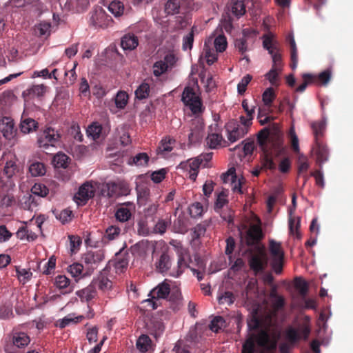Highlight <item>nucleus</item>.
<instances>
[{
    "instance_id": "1",
    "label": "nucleus",
    "mask_w": 353,
    "mask_h": 353,
    "mask_svg": "<svg viewBox=\"0 0 353 353\" xmlns=\"http://www.w3.org/2000/svg\"><path fill=\"white\" fill-rule=\"evenodd\" d=\"M22 174L23 169L17 160L0 159V191L4 194L13 189Z\"/></svg>"
},
{
    "instance_id": "2",
    "label": "nucleus",
    "mask_w": 353,
    "mask_h": 353,
    "mask_svg": "<svg viewBox=\"0 0 353 353\" xmlns=\"http://www.w3.org/2000/svg\"><path fill=\"white\" fill-rule=\"evenodd\" d=\"M248 265L254 275L265 271L268 263V256L264 247L256 246L254 249H248Z\"/></svg>"
},
{
    "instance_id": "3",
    "label": "nucleus",
    "mask_w": 353,
    "mask_h": 353,
    "mask_svg": "<svg viewBox=\"0 0 353 353\" xmlns=\"http://www.w3.org/2000/svg\"><path fill=\"white\" fill-rule=\"evenodd\" d=\"M104 258L105 251L102 249L88 250L84 253L81 257V260L84 263L86 273H92L97 268L101 262L103 261Z\"/></svg>"
},
{
    "instance_id": "4",
    "label": "nucleus",
    "mask_w": 353,
    "mask_h": 353,
    "mask_svg": "<svg viewBox=\"0 0 353 353\" xmlns=\"http://www.w3.org/2000/svg\"><path fill=\"white\" fill-rule=\"evenodd\" d=\"M204 121L201 117L192 119L188 127V139L189 144L199 143L204 136Z\"/></svg>"
},
{
    "instance_id": "5",
    "label": "nucleus",
    "mask_w": 353,
    "mask_h": 353,
    "mask_svg": "<svg viewBox=\"0 0 353 353\" xmlns=\"http://www.w3.org/2000/svg\"><path fill=\"white\" fill-rule=\"evenodd\" d=\"M181 100L194 114L202 112V102L200 97L191 87L187 86L182 93Z\"/></svg>"
},
{
    "instance_id": "6",
    "label": "nucleus",
    "mask_w": 353,
    "mask_h": 353,
    "mask_svg": "<svg viewBox=\"0 0 353 353\" xmlns=\"http://www.w3.org/2000/svg\"><path fill=\"white\" fill-rule=\"evenodd\" d=\"M170 292V286L165 281L159 283L157 286L153 288L149 293L148 296L150 299L145 300L151 304L152 308L155 310L158 307V304L155 300L165 299L168 297Z\"/></svg>"
},
{
    "instance_id": "7",
    "label": "nucleus",
    "mask_w": 353,
    "mask_h": 353,
    "mask_svg": "<svg viewBox=\"0 0 353 353\" xmlns=\"http://www.w3.org/2000/svg\"><path fill=\"white\" fill-rule=\"evenodd\" d=\"M61 134L53 128H46L39 135L37 143L39 148L47 149L49 146H54L60 140Z\"/></svg>"
},
{
    "instance_id": "8",
    "label": "nucleus",
    "mask_w": 353,
    "mask_h": 353,
    "mask_svg": "<svg viewBox=\"0 0 353 353\" xmlns=\"http://www.w3.org/2000/svg\"><path fill=\"white\" fill-rule=\"evenodd\" d=\"M113 20L101 7L97 8L92 13L89 23L95 28H106L111 25Z\"/></svg>"
},
{
    "instance_id": "9",
    "label": "nucleus",
    "mask_w": 353,
    "mask_h": 353,
    "mask_svg": "<svg viewBox=\"0 0 353 353\" xmlns=\"http://www.w3.org/2000/svg\"><path fill=\"white\" fill-rule=\"evenodd\" d=\"M249 337L253 339L255 345L259 347L270 349L274 348L276 346L275 341L272 340L269 328H262L257 331L256 333L252 332L249 334Z\"/></svg>"
},
{
    "instance_id": "10",
    "label": "nucleus",
    "mask_w": 353,
    "mask_h": 353,
    "mask_svg": "<svg viewBox=\"0 0 353 353\" xmlns=\"http://www.w3.org/2000/svg\"><path fill=\"white\" fill-rule=\"evenodd\" d=\"M263 46L269 54H271L273 65L276 67L279 70H281L282 68V55L279 52V48L276 43H274L272 38L268 35L263 37Z\"/></svg>"
},
{
    "instance_id": "11",
    "label": "nucleus",
    "mask_w": 353,
    "mask_h": 353,
    "mask_svg": "<svg viewBox=\"0 0 353 353\" xmlns=\"http://www.w3.org/2000/svg\"><path fill=\"white\" fill-rule=\"evenodd\" d=\"M228 139L231 143H234L248 133V130L242 127L234 121L228 122L225 125Z\"/></svg>"
},
{
    "instance_id": "12",
    "label": "nucleus",
    "mask_w": 353,
    "mask_h": 353,
    "mask_svg": "<svg viewBox=\"0 0 353 353\" xmlns=\"http://www.w3.org/2000/svg\"><path fill=\"white\" fill-rule=\"evenodd\" d=\"M257 224H251L246 232L245 241L248 246L256 245L263 238V234L261 227V221Z\"/></svg>"
},
{
    "instance_id": "13",
    "label": "nucleus",
    "mask_w": 353,
    "mask_h": 353,
    "mask_svg": "<svg viewBox=\"0 0 353 353\" xmlns=\"http://www.w3.org/2000/svg\"><path fill=\"white\" fill-rule=\"evenodd\" d=\"M271 141L272 143L268 146V154L270 156L279 158L287 154V148L283 145V139L281 134H276Z\"/></svg>"
},
{
    "instance_id": "14",
    "label": "nucleus",
    "mask_w": 353,
    "mask_h": 353,
    "mask_svg": "<svg viewBox=\"0 0 353 353\" xmlns=\"http://www.w3.org/2000/svg\"><path fill=\"white\" fill-rule=\"evenodd\" d=\"M10 3L16 8H23L30 6L32 11L38 16L46 10L45 5L39 0H10Z\"/></svg>"
},
{
    "instance_id": "15",
    "label": "nucleus",
    "mask_w": 353,
    "mask_h": 353,
    "mask_svg": "<svg viewBox=\"0 0 353 353\" xmlns=\"http://www.w3.org/2000/svg\"><path fill=\"white\" fill-rule=\"evenodd\" d=\"M134 205L130 202H126L117 206L115 211L116 219L121 223L128 221L132 215V211L134 210Z\"/></svg>"
},
{
    "instance_id": "16",
    "label": "nucleus",
    "mask_w": 353,
    "mask_h": 353,
    "mask_svg": "<svg viewBox=\"0 0 353 353\" xmlns=\"http://www.w3.org/2000/svg\"><path fill=\"white\" fill-rule=\"evenodd\" d=\"M94 195V190L93 186L88 183H85L80 186L78 192L74 195V199L78 203L80 202L82 204H85Z\"/></svg>"
},
{
    "instance_id": "17",
    "label": "nucleus",
    "mask_w": 353,
    "mask_h": 353,
    "mask_svg": "<svg viewBox=\"0 0 353 353\" xmlns=\"http://www.w3.org/2000/svg\"><path fill=\"white\" fill-rule=\"evenodd\" d=\"M156 270L161 274H165L172 265L171 257L168 252H163L157 259L155 263Z\"/></svg>"
},
{
    "instance_id": "18",
    "label": "nucleus",
    "mask_w": 353,
    "mask_h": 353,
    "mask_svg": "<svg viewBox=\"0 0 353 353\" xmlns=\"http://www.w3.org/2000/svg\"><path fill=\"white\" fill-rule=\"evenodd\" d=\"M276 134H280L279 132L270 133L268 128H263L259 132L257 141L263 151L267 152V150H268V146L272 143L271 139H273Z\"/></svg>"
},
{
    "instance_id": "19",
    "label": "nucleus",
    "mask_w": 353,
    "mask_h": 353,
    "mask_svg": "<svg viewBox=\"0 0 353 353\" xmlns=\"http://www.w3.org/2000/svg\"><path fill=\"white\" fill-rule=\"evenodd\" d=\"M46 88L43 84L33 85L22 92V97L24 101H28L35 97H42L46 92Z\"/></svg>"
},
{
    "instance_id": "20",
    "label": "nucleus",
    "mask_w": 353,
    "mask_h": 353,
    "mask_svg": "<svg viewBox=\"0 0 353 353\" xmlns=\"http://www.w3.org/2000/svg\"><path fill=\"white\" fill-rule=\"evenodd\" d=\"M54 285L59 288L63 294H69L73 291V286L70 280L65 275H58L54 279Z\"/></svg>"
},
{
    "instance_id": "21",
    "label": "nucleus",
    "mask_w": 353,
    "mask_h": 353,
    "mask_svg": "<svg viewBox=\"0 0 353 353\" xmlns=\"http://www.w3.org/2000/svg\"><path fill=\"white\" fill-rule=\"evenodd\" d=\"M0 131L6 139L10 140L12 139L16 132L13 121L8 118L3 119L1 123H0Z\"/></svg>"
},
{
    "instance_id": "22",
    "label": "nucleus",
    "mask_w": 353,
    "mask_h": 353,
    "mask_svg": "<svg viewBox=\"0 0 353 353\" xmlns=\"http://www.w3.org/2000/svg\"><path fill=\"white\" fill-rule=\"evenodd\" d=\"M136 347L140 353H152L153 351L152 341L146 334H142L138 338Z\"/></svg>"
},
{
    "instance_id": "23",
    "label": "nucleus",
    "mask_w": 353,
    "mask_h": 353,
    "mask_svg": "<svg viewBox=\"0 0 353 353\" xmlns=\"http://www.w3.org/2000/svg\"><path fill=\"white\" fill-rule=\"evenodd\" d=\"M313 150L316 157V161L319 164L326 162L328 159L329 152L327 148L321 141L315 142Z\"/></svg>"
},
{
    "instance_id": "24",
    "label": "nucleus",
    "mask_w": 353,
    "mask_h": 353,
    "mask_svg": "<svg viewBox=\"0 0 353 353\" xmlns=\"http://www.w3.org/2000/svg\"><path fill=\"white\" fill-rule=\"evenodd\" d=\"M13 345L18 348H24L30 342V336L25 332L14 330L12 334Z\"/></svg>"
},
{
    "instance_id": "25",
    "label": "nucleus",
    "mask_w": 353,
    "mask_h": 353,
    "mask_svg": "<svg viewBox=\"0 0 353 353\" xmlns=\"http://www.w3.org/2000/svg\"><path fill=\"white\" fill-rule=\"evenodd\" d=\"M152 79H145L135 90V97L139 100L145 99L149 97L150 93V84Z\"/></svg>"
},
{
    "instance_id": "26",
    "label": "nucleus",
    "mask_w": 353,
    "mask_h": 353,
    "mask_svg": "<svg viewBox=\"0 0 353 353\" xmlns=\"http://www.w3.org/2000/svg\"><path fill=\"white\" fill-rule=\"evenodd\" d=\"M169 301L172 303L171 307L173 310H179L182 306V295L178 287L170 288Z\"/></svg>"
},
{
    "instance_id": "27",
    "label": "nucleus",
    "mask_w": 353,
    "mask_h": 353,
    "mask_svg": "<svg viewBox=\"0 0 353 353\" xmlns=\"http://www.w3.org/2000/svg\"><path fill=\"white\" fill-rule=\"evenodd\" d=\"M178 274H180L185 268L190 267L189 265L192 260L189 252L185 249L178 251Z\"/></svg>"
},
{
    "instance_id": "28",
    "label": "nucleus",
    "mask_w": 353,
    "mask_h": 353,
    "mask_svg": "<svg viewBox=\"0 0 353 353\" xmlns=\"http://www.w3.org/2000/svg\"><path fill=\"white\" fill-rule=\"evenodd\" d=\"M121 45L124 50H132L139 45L138 37L133 34H126L121 38Z\"/></svg>"
},
{
    "instance_id": "29",
    "label": "nucleus",
    "mask_w": 353,
    "mask_h": 353,
    "mask_svg": "<svg viewBox=\"0 0 353 353\" xmlns=\"http://www.w3.org/2000/svg\"><path fill=\"white\" fill-rule=\"evenodd\" d=\"M286 39L289 43L290 48V67L292 70H294L296 68L298 63V51L296 42L292 34H288Z\"/></svg>"
},
{
    "instance_id": "30",
    "label": "nucleus",
    "mask_w": 353,
    "mask_h": 353,
    "mask_svg": "<svg viewBox=\"0 0 353 353\" xmlns=\"http://www.w3.org/2000/svg\"><path fill=\"white\" fill-rule=\"evenodd\" d=\"M76 294L81 299V301L89 302L97 296V290L95 286L91 284L77 291Z\"/></svg>"
},
{
    "instance_id": "31",
    "label": "nucleus",
    "mask_w": 353,
    "mask_h": 353,
    "mask_svg": "<svg viewBox=\"0 0 353 353\" xmlns=\"http://www.w3.org/2000/svg\"><path fill=\"white\" fill-rule=\"evenodd\" d=\"M230 12L237 18L245 14V5L243 0H231L230 3Z\"/></svg>"
},
{
    "instance_id": "32",
    "label": "nucleus",
    "mask_w": 353,
    "mask_h": 353,
    "mask_svg": "<svg viewBox=\"0 0 353 353\" xmlns=\"http://www.w3.org/2000/svg\"><path fill=\"white\" fill-rule=\"evenodd\" d=\"M88 309H89L88 312H87V314H85V316H82V315L78 316L75 318H72L70 316H65V318H63L62 319L61 322L60 323V327L63 328V327L68 326L72 322L79 323L81 321H82V319H83L84 318H86L88 319H92L94 316V312L93 310L91 309L89 305H88Z\"/></svg>"
},
{
    "instance_id": "33",
    "label": "nucleus",
    "mask_w": 353,
    "mask_h": 353,
    "mask_svg": "<svg viewBox=\"0 0 353 353\" xmlns=\"http://www.w3.org/2000/svg\"><path fill=\"white\" fill-rule=\"evenodd\" d=\"M97 286L99 290L106 292L110 290L112 286V282L106 276V270L104 269L98 277Z\"/></svg>"
},
{
    "instance_id": "34",
    "label": "nucleus",
    "mask_w": 353,
    "mask_h": 353,
    "mask_svg": "<svg viewBox=\"0 0 353 353\" xmlns=\"http://www.w3.org/2000/svg\"><path fill=\"white\" fill-rule=\"evenodd\" d=\"M285 339L291 345H295L301 339V335L297 329L289 326L285 331Z\"/></svg>"
},
{
    "instance_id": "35",
    "label": "nucleus",
    "mask_w": 353,
    "mask_h": 353,
    "mask_svg": "<svg viewBox=\"0 0 353 353\" xmlns=\"http://www.w3.org/2000/svg\"><path fill=\"white\" fill-rule=\"evenodd\" d=\"M180 9L181 0H168L164 6V11L168 15L179 14Z\"/></svg>"
},
{
    "instance_id": "36",
    "label": "nucleus",
    "mask_w": 353,
    "mask_h": 353,
    "mask_svg": "<svg viewBox=\"0 0 353 353\" xmlns=\"http://www.w3.org/2000/svg\"><path fill=\"white\" fill-rule=\"evenodd\" d=\"M311 128L314 136V141H320L319 139L323 135L325 130V122L324 121L313 122L311 124Z\"/></svg>"
},
{
    "instance_id": "37",
    "label": "nucleus",
    "mask_w": 353,
    "mask_h": 353,
    "mask_svg": "<svg viewBox=\"0 0 353 353\" xmlns=\"http://www.w3.org/2000/svg\"><path fill=\"white\" fill-rule=\"evenodd\" d=\"M102 194L108 198H112L119 195V187L114 182L107 183L102 189Z\"/></svg>"
},
{
    "instance_id": "38",
    "label": "nucleus",
    "mask_w": 353,
    "mask_h": 353,
    "mask_svg": "<svg viewBox=\"0 0 353 353\" xmlns=\"http://www.w3.org/2000/svg\"><path fill=\"white\" fill-rule=\"evenodd\" d=\"M172 229L174 232L180 234H185L188 231L187 222L183 216H179L178 218L174 220Z\"/></svg>"
},
{
    "instance_id": "39",
    "label": "nucleus",
    "mask_w": 353,
    "mask_h": 353,
    "mask_svg": "<svg viewBox=\"0 0 353 353\" xmlns=\"http://www.w3.org/2000/svg\"><path fill=\"white\" fill-rule=\"evenodd\" d=\"M149 159V156L145 152H141L130 158L128 161V163L137 166H145L148 164Z\"/></svg>"
},
{
    "instance_id": "40",
    "label": "nucleus",
    "mask_w": 353,
    "mask_h": 353,
    "mask_svg": "<svg viewBox=\"0 0 353 353\" xmlns=\"http://www.w3.org/2000/svg\"><path fill=\"white\" fill-rule=\"evenodd\" d=\"M38 123L30 118L25 119L20 124L21 131L24 134L30 133L35 130L37 128Z\"/></svg>"
},
{
    "instance_id": "41",
    "label": "nucleus",
    "mask_w": 353,
    "mask_h": 353,
    "mask_svg": "<svg viewBox=\"0 0 353 353\" xmlns=\"http://www.w3.org/2000/svg\"><path fill=\"white\" fill-rule=\"evenodd\" d=\"M202 165L198 157L195 159L188 160V166L190 168V179L195 181L198 175L199 168Z\"/></svg>"
},
{
    "instance_id": "42",
    "label": "nucleus",
    "mask_w": 353,
    "mask_h": 353,
    "mask_svg": "<svg viewBox=\"0 0 353 353\" xmlns=\"http://www.w3.org/2000/svg\"><path fill=\"white\" fill-rule=\"evenodd\" d=\"M102 132V125L97 123L94 122L90 125L87 129V134L88 137H92L93 140H97L100 137Z\"/></svg>"
},
{
    "instance_id": "43",
    "label": "nucleus",
    "mask_w": 353,
    "mask_h": 353,
    "mask_svg": "<svg viewBox=\"0 0 353 353\" xmlns=\"http://www.w3.org/2000/svg\"><path fill=\"white\" fill-rule=\"evenodd\" d=\"M29 172L32 176H43L46 174V167L43 163L34 162L29 167Z\"/></svg>"
},
{
    "instance_id": "44",
    "label": "nucleus",
    "mask_w": 353,
    "mask_h": 353,
    "mask_svg": "<svg viewBox=\"0 0 353 353\" xmlns=\"http://www.w3.org/2000/svg\"><path fill=\"white\" fill-rule=\"evenodd\" d=\"M108 10L115 17H119L123 14L124 6L120 1H112L108 6Z\"/></svg>"
},
{
    "instance_id": "45",
    "label": "nucleus",
    "mask_w": 353,
    "mask_h": 353,
    "mask_svg": "<svg viewBox=\"0 0 353 353\" xmlns=\"http://www.w3.org/2000/svg\"><path fill=\"white\" fill-rule=\"evenodd\" d=\"M51 23L41 22L34 27V34L39 37L48 36L50 34Z\"/></svg>"
},
{
    "instance_id": "46",
    "label": "nucleus",
    "mask_w": 353,
    "mask_h": 353,
    "mask_svg": "<svg viewBox=\"0 0 353 353\" xmlns=\"http://www.w3.org/2000/svg\"><path fill=\"white\" fill-rule=\"evenodd\" d=\"M288 137L290 140V145L292 150L294 151V153L300 154L299 139L296 134L294 128L293 126L291 127V128L290 129V131L288 132Z\"/></svg>"
},
{
    "instance_id": "47",
    "label": "nucleus",
    "mask_w": 353,
    "mask_h": 353,
    "mask_svg": "<svg viewBox=\"0 0 353 353\" xmlns=\"http://www.w3.org/2000/svg\"><path fill=\"white\" fill-rule=\"evenodd\" d=\"M16 275L21 283L25 284L27 281L30 280L32 273L30 269L16 268Z\"/></svg>"
},
{
    "instance_id": "48",
    "label": "nucleus",
    "mask_w": 353,
    "mask_h": 353,
    "mask_svg": "<svg viewBox=\"0 0 353 353\" xmlns=\"http://www.w3.org/2000/svg\"><path fill=\"white\" fill-rule=\"evenodd\" d=\"M223 139L222 135L218 133H212L208 134L206 138L207 145L211 149L216 148L220 144Z\"/></svg>"
},
{
    "instance_id": "49",
    "label": "nucleus",
    "mask_w": 353,
    "mask_h": 353,
    "mask_svg": "<svg viewBox=\"0 0 353 353\" xmlns=\"http://www.w3.org/2000/svg\"><path fill=\"white\" fill-rule=\"evenodd\" d=\"M275 98L276 94L272 88H267L262 94L263 102L268 108L271 107Z\"/></svg>"
},
{
    "instance_id": "50",
    "label": "nucleus",
    "mask_w": 353,
    "mask_h": 353,
    "mask_svg": "<svg viewBox=\"0 0 353 353\" xmlns=\"http://www.w3.org/2000/svg\"><path fill=\"white\" fill-rule=\"evenodd\" d=\"M31 192L34 195L45 197L48 194L49 190L46 185L41 183H36L31 188Z\"/></svg>"
},
{
    "instance_id": "51",
    "label": "nucleus",
    "mask_w": 353,
    "mask_h": 353,
    "mask_svg": "<svg viewBox=\"0 0 353 353\" xmlns=\"http://www.w3.org/2000/svg\"><path fill=\"white\" fill-rule=\"evenodd\" d=\"M171 224L170 219H159L155 224L153 231L154 233L163 234L166 232L168 227Z\"/></svg>"
},
{
    "instance_id": "52",
    "label": "nucleus",
    "mask_w": 353,
    "mask_h": 353,
    "mask_svg": "<svg viewBox=\"0 0 353 353\" xmlns=\"http://www.w3.org/2000/svg\"><path fill=\"white\" fill-rule=\"evenodd\" d=\"M69 157L63 153H58L53 158V162L56 168H65L68 166Z\"/></svg>"
},
{
    "instance_id": "53",
    "label": "nucleus",
    "mask_w": 353,
    "mask_h": 353,
    "mask_svg": "<svg viewBox=\"0 0 353 353\" xmlns=\"http://www.w3.org/2000/svg\"><path fill=\"white\" fill-rule=\"evenodd\" d=\"M225 323L222 316H215L210 322V329L214 332H219L225 326Z\"/></svg>"
},
{
    "instance_id": "54",
    "label": "nucleus",
    "mask_w": 353,
    "mask_h": 353,
    "mask_svg": "<svg viewBox=\"0 0 353 353\" xmlns=\"http://www.w3.org/2000/svg\"><path fill=\"white\" fill-rule=\"evenodd\" d=\"M84 266L79 263H74L68 268V272L74 278L80 277L83 274Z\"/></svg>"
},
{
    "instance_id": "55",
    "label": "nucleus",
    "mask_w": 353,
    "mask_h": 353,
    "mask_svg": "<svg viewBox=\"0 0 353 353\" xmlns=\"http://www.w3.org/2000/svg\"><path fill=\"white\" fill-rule=\"evenodd\" d=\"M270 251L272 258L275 257H284V253L282 250L281 245L273 240L270 242Z\"/></svg>"
},
{
    "instance_id": "56",
    "label": "nucleus",
    "mask_w": 353,
    "mask_h": 353,
    "mask_svg": "<svg viewBox=\"0 0 353 353\" xmlns=\"http://www.w3.org/2000/svg\"><path fill=\"white\" fill-rule=\"evenodd\" d=\"M262 168L274 170L276 169V164L274 162L272 157L267 152L263 151V157L262 159Z\"/></svg>"
},
{
    "instance_id": "57",
    "label": "nucleus",
    "mask_w": 353,
    "mask_h": 353,
    "mask_svg": "<svg viewBox=\"0 0 353 353\" xmlns=\"http://www.w3.org/2000/svg\"><path fill=\"white\" fill-rule=\"evenodd\" d=\"M299 228H300V219L297 218V221L296 222L295 219L290 216L289 219L290 233L294 236H296V237L298 239H299L301 237V234L299 231Z\"/></svg>"
},
{
    "instance_id": "58",
    "label": "nucleus",
    "mask_w": 353,
    "mask_h": 353,
    "mask_svg": "<svg viewBox=\"0 0 353 353\" xmlns=\"http://www.w3.org/2000/svg\"><path fill=\"white\" fill-rule=\"evenodd\" d=\"M227 39L223 34H220L214 39V45L216 52H222L227 48Z\"/></svg>"
},
{
    "instance_id": "59",
    "label": "nucleus",
    "mask_w": 353,
    "mask_h": 353,
    "mask_svg": "<svg viewBox=\"0 0 353 353\" xmlns=\"http://www.w3.org/2000/svg\"><path fill=\"white\" fill-rule=\"evenodd\" d=\"M168 70V64L165 61L160 60L156 61L153 65V74L155 77H159Z\"/></svg>"
},
{
    "instance_id": "60",
    "label": "nucleus",
    "mask_w": 353,
    "mask_h": 353,
    "mask_svg": "<svg viewBox=\"0 0 353 353\" xmlns=\"http://www.w3.org/2000/svg\"><path fill=\"white\" fill-rule=\"evenodd\" d=\"M203 212V207L199 202H195L189 207V213L192 218L200 217Z\"/></svg>"
},
{
    "instance_id": "61",
    "label": "nucleus",
    "mask_w": 353,
    "mask_h": 353,
    "mask_svg": "<svg viewBox=\"0 0 353 353\" xmlns=\"http://www.w3.org/2000/svg\"><path fill=\"white\" fill-rule=\"evenodd\" d=\"M261 326L262 322L256 314H253L248 322V327L250 331H258L262 329Z\"/></svg>"
},
{
    "instance_id": "62",
    "label": "nucleus",
    "mask_w": 353,
    "mask_h": 353,
    "mask_svg": "<svg viewBox=\"0 0 353 353\" xmlns=\"http://www.w3.org/2000/svg\"><path fill=\"white\" fill-rule=\"evenodd\" d=\"M128 96L125 92H119L115 97L116 106L119 109H123L128 103Z\"/></svg>"
},
{
    "instance_id": "63",
    "label": "nucleus",
    "mask_w": 353,
    "mask_h": 353,
    "mask_svg": "<svg viewBox=\"0 0 353 353\" xmlns=\"http://www.w3.org/2000/svg\"><path fill=\"white\" fill-rule=\"evenodd\" d=\"M284 257H275L272 258L271 266L274 272L276 274H280L283 271Z\"/></svg>"
},
{
    "instance_id": "64",
    "label": "nucleus",
    "mask_w": 353,
    "mask_h": 353,
    "mask_svg": "<svg viewBox=\"0 0 353 353\" xmlns=\"http://www.w3.org/2000/svg\"><path fill=\"white\" fill-rule=\"evenodd\" d=\"M241 353H256V346L252 338L249 336L242 346Z\"/></svg>"
}]
</instances>
